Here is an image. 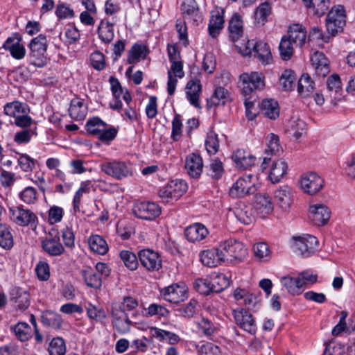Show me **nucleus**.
<instances>
[{
	"label": "nucleus",
	"instance_id": "9",
	"mask_svg": "<svg viewBox=\"0 0 355 355\" xmlns=\"http://www.w3.org/2000/svg\"><path fill=\"white\" fill-rule=\"evenodd\" d=\"M42 249L51 256H60L64 252V248L60 243L59 232L56 229H51L48 236L42 241Z\"/></svg>",
	"mask_w": 355,
	"mask_h": 355
},
{
	"label": "nucleus",
	"instance_id": "60",
	"mask_svg": "<svg viewBox=\"0 0 355 355\" xmlns=\"http://www.w3.org/2000/svg\"><path fill=\"white\" fill-rule=\"evenodd\" d=\"M35 160L26 154H19L17 162L22 171H32L35 167Z\"/></svg>",
	"mask_w": 355,
	"mask_h": 355
},
{
	"label": "nucleus",
	"instance_id": "26",
	"mask_svg": "<svg viewBox=\"0 0 355 355\" xmlns=\"http://www.w3.org/2000/svg\"><path fill=\"white\" fill-rule=\"evenodd\" d=\"M311 62L318 76L324 77L329 73L328 60L323 53L315 52L311 57Z\"/></svg>",
	"mask_w": 355,
	"mask_h": 355
},
{
	"label": "nucleus",
	"instance_id": "18",
	"mask_svg": "<svg viewBox=\"0 0 355 355\" xmlns=\"http://www.w3.org/2000/svg\"><path fill=\"white\" fill-rule=\"evenodd\" d=\"M200 259L203 265L210 268L216 267L225 261L220 245L218 248L202 250L200 253Z\"/></svg>",
	"mask_w": 355,
	"mask_h": 355
},
{
	"label": "nucleus",
	"instance_id": "16",
	"mask_svg": "<svg viewBox=\"0 0 355 355\" xmlns=\"http://www.w3.org/2000/svg\"><path fill=\"white\" fill-rule=\"evenodd\" d=\"M330 216L331 211L324 205L317 204L309 207V218L315 225L323 226L326 225Z\"/></svg>",
	"mask_w": 355,
	"mask_h": 355
},
{
	"label": "nucleus",
	"instance_id": "34",
	"mask_svg": "<svg viewBox=\"0 0 355 355\" xmlns=\"http://www.w3.org/2000/svg\"><path fill=\"white\" fill-rule=\"evenodd\" d=\"M148 48L143 44H135L128 52L127 62L133 64L145 59L148 53Z\"/></svg>",
	"mask_w": 355,
	"mask_h": 355
},
{
	"label": "nucleus",
	"instance_id": "13",
	"mask_svg": "<svg viewBox=\"0 0 355 355\" xmlns=\"http://www.w3.org/2000/svg\"><path fill=\"white\" fill-rule=\"evenodd\" d=\"M10 212L12 220L19 225H35L37 222V216L30 209H25L19 206L12 207L10 208Z\"/></svg>",
	"mask_w": 355,
	"mask_h": 355
},
{
	"label": "nucleus",
	"instance_id": "52",
	"mask_svg": "<svg viewBox=\"0 0 355 355\" xmlns=\"http://www.w3.org/2000/svg\"><path fill=\"white\" fill-rule=\"evenodd\" d=\"M329 36L323 33L322 30L314 27L309 35V42H315L319 46H322L324 43L329 42Z\"/></svg>",
	"mask_w": 355,
	"mask_h": 355
},
{
	"label": "nucleus",
	"instance_id": "4",
	"mask_svg": "<svg viewBox=\"0 0 355 355\" xmlns=\"http://www.w3.org/2000/svg\"><path fill=\"white\" fill-rule=\"evenodd\" d=\"M220 250L224 254L225 261L237 263L243 261L246 257L247 248L241 242L229 239L220 244Z\"/></svg>",
	"mask_w": 355,
	"mask_h": 355
},
{
	"label": "nucleus",
	"instance_id": "28",
	"mask_svg": "<svg viewBox=\"0 0 355 355\" xmlns=\"http://www.w3.org/2000/svg\"><path fill=\"white\" fill-rule=\"evenodd\" d=\"M10 301L17 309L24 311L30 305V295L20 288H14L10 291Z\"/></svg>",
	"mask_w": 355,
	"mask_h": 355
},
{
	"label": "nucleus",
	"instance_id": "53",
	"mask_svg": "<svg viewBox=\"0 0 355 355\" xmlns=\"http://www.w3.org/2000/svg\"><path fill=\"white\" fill-rule=\"evenodd\" d=\"M0 246L4 249L13 246L12 236L5 224L0 225Z\"/></svg>",
	"mask_w": 355,
	"mask_h": 355
},
{
	"label": "nucleus",
	"instance_id": "59",
	"mask_svg": "<svg viewBox=\"0 0 355 355\" xmlns=\"http://www.w3.org/2000/svg\"><path fill=\"white\" fill-rule=\"evenodd\" d=\"M205 146L209 154H216L218 152L219 148L218 135L214 132H209L205 141Z\"/></svg>",
	"mask_w": 355,
	"mask_h": 355
},
{
	"label": "nucleus",
	"instance_id": "37",
	"mask_svg": "<svg viewBox=\"0 0 355 355\" xmlns=\"http://www.w3.org/2000/svg\"><path fill=\"white\" fill-rule=\"evenodd\" d=\"M262 114L270 119H276L279 115V105L273 99H264L261 104Z\"/></svg>",
	"mask_w": 355,
	"mask_h": 355
},
{
	"label": "nucleus",
	"instance_id": "54",
	"mask_svg": "<svg viewBox=\"0 0 355 355\" xmlns=\"http://www.w3.org/2000/svg\"><path fill=\"white\" fill-rule=\"evenodd\" d=\"M199 331L207 338H211L216 331V327L208 318H202L198 322Z\"/></svg>",
	"mask_w": 355,
	"mask_h": 355
},
{
	"label": "nucleus",
	"instance_id": "48",
	"mask_svg": "<svg viewBox=\"0 0 355 355\" xmlns=\"http://www.w3.org/2000/svg\"><path fill=\"white\" fill-rule=\"evenodd\" d=\"M50 355H64L66 353V345L64 340L60 337L54 338L48 348Z\"/></svg>",
	"mask_w": 355,
	"mask_h": 355
},
{
	"label": "nucleus",
	"instance_id": "7",
	"mask_svg": "<svg viewBox=\"0 0 355 355\" xmlns=\"http://www.w3.org/2000/svg\"><path fill=\"white\" fill-rule=\"evenodd\" d=\"M187 190V183L182 180L170 181L165 187L159 191V196L164 202L169 200H178Z\"/></svg>",
	"mask_w": 355,
	"mask_h": 355
},
{
	"label": "nucleus",
	"instance_id": "36",
	"mask_svg": "<svg viewBox=\"0 0 355 355\" xmlns=\"http://www.w3.org/2000/svg\"><path fill=\"white\" fill-rule=\"evenodd\" d=\"M88 243L92 251L101 255L105 254L109 250L105 240L101 236L94 234L88 239Z\"/></svg>",
	"mask_w": 355,
	"mask_h": 355
},
{
	"label": "nucleus",
	"instance_id": "10",
	"mask_svg": "<svg viewBox=\"0 0 355 355\" xmlns=\"http://www.w3.org/2000/svg\"><path fill=\"white\" fill-rule=\"evenodd\" d=\"M252 175H248L239 178L231 187L230 195L233 198H239L254 194L257 188L252 182Z\"/></svg>",
	"mask_w": 355,
	"mask_h": 355
},
{
	"label": "nucleus",
	"instance_id": "24",
	"mask_svg": "<svg viewBox=\"0 0 355 355\" xmlns=\"http://www.w3.org/2000/svg\"><path fill=\"white\" fill-rule=\"evenodd\" d=\"M293 193L288 186H283L275 191V200L277 205L284 211H288L293 201Z\"/></svg>",
	"mask_w": 355,
	"mask_h": 355
},
{
	"label": "nucleus",
	"instance_id": "42",
	"mask_svg": "<svg viewBox=\"0 0 355 355\" xmlns=\"http://www.w3.org/2000/svg\"><path fill=\"white\" fill-rule=\"evenodd\" d=\"M281 284L293 295H300L302 293L300 291L302 288L301 282L299 280L298 277L296 278L283 277L281 279Z\"/></svg>",
	"mask_w": 355,
	"mask_h": 355
},
{
	"label": "nucleus",
	"instance_id": "23",
	"mask_svg": "<svg viewBox=\"0 0 355 355\" xmlns=\"http://www.w3.org/2000/svg\"><path fill=\"white\" fill-rule=\"evenodd\" d=\"M181 10L187 20H192L193 22L203 20L202 13L195 0H184L181 5Z\"/></svg>",
	"mask_w": 355,
	"mask_h": 355
},
{
	"label": "nucleus",
	"instance_id": "38",
	"mask_svg": "<svg viewBox=\"0 0 355 355\" xmlns=\"http://www.w3.org/2000/svg\"><path fill=\"white\" fill-rule=\"evenodd\" d=\"M256 207L263 215L269 214L273 210L270 197L267 193H259L255 196Z\"/></svg>",
	"mask_w": 355,
	"mask_h": 355
},
{
	"label": "nucleus",
	"instance_id": "31",
	"mask_svg": "<svg viewBox=\"0 0 355 355\" xmlns=\"http://www.w3.org/2000/svg\"><path fill=\"white\" fill-rule=\"evenodd\" d=\"M208 234V230L205 225L195 223L185 229L184 235L190 242L200 241Z\"/></svg>",
	"mask_w": 355,
	"mask_h": 355
},
{
	"label": "nucleus",
	"instance_id": "30",
	"mask_svg": "<svg viewBox=\"0 0 355 355\" xmlns=\"http://www.w3.org/2000/svg\"><path fill=\"white\" fill-rule=\"evenodd\" d=\"M288 164L286 162L282 159L275 161L270 168L269 173V180L273 183H278L287 173Z\"/></svg>",
	"mask_w": 355,
	"mask_h": 355
},
{
	"label": "nucleus",
	"instance_id": "2",
	"mask_svg": "<svg viewBox=\"0 0 355 355\" xmlns=\"http://www.w3.org/2000/svg\"><path fill=\"white\" fill-rule=\"evenodd\" d=\"M30 63L37 67H43L47 63L46 52L47 50V40L44 35L33 38L29 45Z\"/></svg>",
	"mask_w": 355,
	"mask_h": 355
},
{
	"label": "nucleus",
	"instance_id": "51",
	"mask_svg": "<svg viewBox=\"0 0 355 355\" xmlns=\"http://www.w3.org/2000/svg\"><path fill=\"white\" fill-rule=\"evenodd\" d=\"M12 329L16 337L21 341L28 340L31 336V328L26 322H19Z\"/></svg>",
	"mask_w": 355,
	"mask_h": 355
},
{
	"label": "nucleus",
	"instance_id": "49",
	"mask_svg": "<svg viewBox=\"0 0 355 355\" xmlns=\"http://www.w3.org/2000/svg\"><path fill=\"white\" fill-rule=\"evenodd\" d=\"M120 257L124 265L130 270H135L139 266L137 257L133 252L128 250H122Z\"/></svg>",
	"mask_w": 355,
	"mask_h": 355
},
{
	"label": "nucleus",
	"instance_id": "21",
	"mask_svg": "<svg viewBox=\"0 0 355 355\" xmlns=\"http://www.w3.org/2000/svg\"><path fill=\"white\" fill-rule=\"evenodd\" d=\"M232 212L239 221L245 225L251 224L254 220V210L252 207L240 202L233 208L229 209V213Z\"/></svg>",
	"mask_w": 355,
	"mask_h": 355
},
{
	"label": "nucleus",
	"instance_id": "56",
	"mask_svg": "<svg viewBox=\"0 0 355 355\" xmlns=\"http://www.w3.org/2000/svg\"><path fill=\"white\" fill-rule=\"evenodd\" d=\"M253 251L255 257L260 261H266L270 257V251L266 243L255 244L253 247Z\"/></svg>",
	"mask_w": 355,
	"mask_h": 355
},
{
	"label": "nucleus",
	"instance_id": "63",
	"mask_svg": "<svg viewBox=\"0 0 355 355\" xmlns=\"http://www.w3.org/2000/svg\"><path fill=\"white\" fill-rule=\"evenodd\" d=\"M224 168L221 161L218 159L212 160L209 165V172L208 174L212 178L218 180L222 176Z\"/></svg>",
	"mask_w": 355,
	"mask_h": 355
},
{
	"label": "nucleus",
	"instance_id": "55",
	"mask_svg": "<svg viewBox=\"0 0 355 355\" xmlns=\"http://www.w3.org/2000/svg\"><path fill=\"white\" fill-rule=\"evenodd\" d=\"M42 320L44 324L51 327L54 329H59L62 325V319L60 315L53 312H47L42 316Z\"/></svg>",
	"mask_w": 355,
	"mask_h": 355
},
{
	"label": "nucleus",
	"instance_id": "15",
	"mask_svg": "<svg viewBox=\"0 0 355 355\" xmlns=\"http://www.w3.org/2000/svg\"><path fill=\"white\" fill-rule=\"evenodd\" d=\"M132 211L137 218L144 220H153L159 216L161 213L159 205L150 202L138 203Z\"/></svg>",
	"mask_w": 355,
	"mask_h": 355
},
{
	"label": "nucleus",
	"instance_id": "14",
	"mask_svg": "<svg viewBox=\"0 0 355 355\" xmlns=\"http://www.w3.org/2000/svg\"><path fill=\"white\" fill-rule=\"evenodd\" d=\"M233 315L236 324L244 331L254 334L257 330L255 321L252 315L244 309L233 311Z\"/></svg>",
	"mask_w": 355,
	"mask_h": 355
},
{
	"label": "nucleus",
	"instance_id": "46",
	"mask_svg": "<svg viewBox=\"0 0 355 355\" xmlns=\"http://www.w3.org/2000/svg\"><path fill=\"white\" fill-rule=\"evenodd\" d=\"M212 290L215 293H220L230 285V280L224 274H218L214 277L211 280Z\"/></svg>",
	"mask_w": 355,
	"mask_h": 355
},
{
	"label": "nucleus",
	"instance_id": "40",
	"mask_svg": "<svg viewBox=\"0 0 355 355\" xmlns=\"http://www.w3.org/2000/svg\"><path fill=\"white\" fill-rule=\"evenodd\" d=\"M329 3L330 0H307L305 5L313 15L320 17L327 10Z\"/></svg>",
	"mask_w": 355,
	"mask_h": 355
},
{
	"label": "nucleus",
	"instance_id": "20",
	"mask_svg": "<svg viewBox=\"0 0 355 355\" xmlns=\"http://www.w3.org/2000/svg\"><path fill=\"white\" fill-rule=\"evenodd\" d=\"M171 62V67L168 71L167 92L170 96H172L174 94L177 85V77L179 78H183L184 73L183 71V63L182 61L178 60Z\"/></svg>",
	"mask_w": 355,
	"mask_h": 355
},
{
	"label": "nucleus",
	"instance_id": "47",
	"mask_svg": "<svg viewBox=\"0 0 355 355\" xmlns=\"http://www.w3.org/2000/svg\"><path fill=\"white\" fill-rule=\"evenodd\" d=\"M23 130L15 133L14 136V141L18 144L28 143L33 135H36L37 128H22Z\"/></svg>",
	"mask_w": 355,
	"mask_h": 355
},
{
	"label": "nucleus",
	"instance_id": "57",
	"mask_svg": "<svg viewBox=\"0 0 355 355\" xmlns=\"http://www.w3.org/2000/svg\"><path fill=\"white\" fill-rule=\"evenodd\" d=\"M86 128L89 134L98 136L102 128H105V123L99 118L94 117L87 121Z\"/></svg>",
	"mask_w": 355,
	"mask_h": 355
},
{
	"label": "nucleus",
	"instance_id": "61",
	"mask_svg": "<svg viewBox=\"0 0 355 355\" xmlns=\"http://www.w3.org/2000/svg\"><path fill=\"white\" fill-rule=\"evenodd\" d=\"M267 148L266 149V153L269 152L272 154H277L280 151L281 146L279 144V137L273 133L270 134L267 137Z\"/></svg>",
	"mask_w": 355,
	"mask_h": 355
},
{
	"label": "nucleus",
	"instance_id": "8",
	"mask_svg": "<svg viewBox=\"0 0 355 355\" xmlns=\"http://www.w3.org/2000/svg\"><path fill=\"white\" fill-rule=\"evenodd\" d=\"M293 240L295 251L304 257H309L314 254L318 245L317 238L310 234L294 236Z\"/></svg>",
	"mask_w": 355,
	"mask_h": 355
},
{
	"label": "nucleus",
	"instance_id": "62",
	"mask_svg": "<svg viewBox=\"0 0 355 355\" xmlns=\"http://www.w3.org/2000/svg\"><path fill=\"white\" fill-rule=\"evenodd\" d=\"M328 90L334 92L335 94H338L342 89V83L340 78L338 74L331 75L327 80Z\"/></svg>",
	"mask_w": 355,
	"mask_h": 355
},
{
	"label": "nucleus",
	"instance_id": "17",
	"mask_svg": "<svg viewBox=\"0 0 355 355\" xmlns=\"http://www.w3.org/2000/svg\"><path fill=\"white\" fill-rule=\"evenodd\" d=\"M187 288L184 284H173L161 291L164 300L171 303H179L187 297Z\"/></svg>",
	"mask_w": 355,
	"mask_h": 355
},
{
	"label": "nucleus",
	"instance_id": "27",
	"mask_svg": "<svg viewBox=\"0 0 355 355\" xmlns=\"http://www.w3.org/2000/svg\"><path fill=\"white\" fill-rule=\"evenodd\" d=\"M112 316L113 325L121 334H125L130 330L131 322L127 314L121 309H112Z\"/></svg>",
	"mask_w": 355,
	"mask_h": 355
},
{
	"label": "nucleus",
	"instance_id": "64",
	"mask_svg": "<svg viewBox=\"0 0 355 355\" xmlns=\"http://www.w3.org/2000/svg\"><path fill=\"white\" fill-rule=\"evenodd\" d=\"M297 277L301 282L302 287L306 285H312L318 281V275L313 274L309 270L301 272Z\"/></svg>",
	"mask_w": 355,
	"mask_h": 355
},
{
	"label": "nucleus",
	"instance_id": "45",
	"mask_svg": "<svg viewBox=\"0 0 355 355\" xmlns=\"http://www.w3.org/2000/svg\"><path fill=\"white\" fill-rule=\"evenodd\" d=\"M296 80V75L294 71L286 69L279 78V83L285 91H291L293 89Z\"/></svg>",
	"mask_w": 355,
	"mask_h": 355
},
{
	"label": "nucleus",
	"instance_id": "44",
	"mask_svg": "<svg viewBox=\"0 0 355 355\" xmlns=\"http://www.w3.org/2000/svg\"><path fill=\"white\" fill-rule=\"evenodd\" d=\"M81 274L87 286L94 288L101 286L102 281L100 276L92 269L82 270Z\"/></svg>",
	"mask_w": 355,
	"mask_h": 355
},
{
	"label": "nucleus",
	"instance_id": "22",
	"mask_svg": "<svg viewBox=\"0 0 355 355\" xmlns=\"http://www.w3.org/2000/svg\"><path fill=\"white\" fill-rule=\"evenodd\" d=\"M285 36L301 48L306 43L307 31L302 24H291L288 26L287 35Z\"/></svg>",
	"mask_w": 355,
	"mask_h": 355
},
{
	"label": "nucleus",
	"instance_id": "50",
	"mask_svg": "<svg viewBox=\"0 0 355 355\" xmlns=\"http://www.w3.org/2000/svg\"><path fill=\"white\" fill-rule=\"evenodd\" d=\"M98 36L105 43H110L114 38L113 24H100L98 28Z\"/></svg>",
	"mask_w": 355,
	"mask_h": 355
},
{
	"label": "nucleus",
	"instance_id": "58",
	"mask_svg": "<svg viewBox=\"0 0 355 355\" xmlns=\"http://www.w3.org/2000/svg\"><path fill=\"white\" fill-rule=\"evenodd\" d=\"M211 282L207 279H198L193 283V288L199 293L205 295L214 292L212 290Z\"/></svg>",
	"mask_w": 355,
	"mask_h": 355
},
{
	"label": "nucleus",
	"instance_id": "25",
	"mask_svg": "<svg viewBox=\"0 0 355 355\" xmlns=\"http://www.w3.org/2000/svg\"><path fill=\"white\" fill-rule=\"evenodd\" d=\"M203 168L202 157L196 154L191 153L186 158L185 168L187 173L193 178L200 177Z\"/></svg>",
	"mask_w": 355,
	"mask_h": 355
},
{
	"label": "nucleus",
	"instance_id": "29",
	"mask_svg": "<svg viewBox=\"0 0 355 355\" xmlns=\"http://www.w3.org/2000/svg\"><path fill=\"white\" fill-rule=\"evenodd\" d=\"M186 89L187 98L189 103L195 107L200 108L199 98L202 85L200 80L192 79L189 80L187 84Z\"/></svg>",
	"mask_w": 355,
	"mask_h": 355
},
{
	"label": "nucleus",
	"instance_id": "41",
	"mask_svg": "<svg viewBox=\"0 0 355 355\" xmlns=\"http://www.w3.org/2000/svg\"><path fill=\"white\" fill-rule=\"evenodd\" d=\"M346 10L343 5H336L328 12L326 22H346Z\"/></svg>",
	"mask_w": 355,
	"mask_h": 355
},
{
	"label": "nucleus",
	"instance_id": "33",
	"mask_svg": "<svg viewBox=\"0 0 355 355\" xmlns=\"http://www.w3.org/2000/svg\"><path fill=\"white\" fill-rule=\"evenodd\" d=\"M69 113L74 120H83L87 115V107L84 105L83 100L79 98L73 99L71 101Z\"/></svg>",
	"mask_w": 355,
	"mask_h": 355
},
{
	"label": "nucleus",
	"instance_id": "5",
	"mask_svg": "<svg viewBox=\"0 0 355 355\" xmlns=\"http://www.w3.org/2000/svg\"><path fill=\"white\" fill-rule=\"evenodd\" d=\"M241 92L248 96L265 87V76L261 72L243 73L239 76Z\"/></svg>",
	"mask_w": 355,
	"mask_h": 355
},
{
	"label": "nucleus",
	"instance_id": "19",
	"mask_svg": "<svg viewBox=\"0 0 355 355\" xmlns=\"http://www.w3.org/2000/svg\"><path fill=\"white\" fill-rule=\"evenodd\" d=\"M21 37L19 34H15L8 37L3 45V48L10 51L12 58L17 60L22 59L26 54V49L20 42Z\"/></svg>",
	"mask_w": 355,
	"mask_h": 355
},
{
	"label": "nucleus",
	"instance_id": "1",
	"mask_svg": "<svg viewBox=\"0 0 355 355\" xmlns=\"http://www.w3.org/2000/svg\"><path fill=\"white\" fill-rule=\"evenodd\" d=\"M5 114L15 119L14 124L20 128H28L35 124L29 116L30 107L27 103L19 101L7 103L3 107Z\"/></svg>",
	"mask_w": 355,
	"mask_h": 355
},
{
	"label": "nucleus",
	"instance_id": "6",
	"mask_svg": "<svg viewBox=\"0 0 355 355\" xmlns=\"http://www.w3.org/2000/svg\"><path fill=\"white\" fill-rule=\"evenodd\" d=\"M101 169L107 175L117 180L131 177L132 171L130 165L125 162L114 160L101 164Z\"/></svg>",
	"mask_w": 355,
	"mask_h": 355
},
{
	"label": "nucleus",
	"instance_id": "35",
	"mask_svg": "<svg viewBox=\"0 0 355 355\" xmlns=\"http://www.w3.org/2000/svg\"><path fill=\"white\" fill-rule=\"evenodd\" d=\"M315 84L308 73H303L298 80L297 92L299 94L306 98L314 91Z\"/></svg>",
	"mask_w": 355,
	"mask_h": 355
},
{
	"label": "nucleus",
	"instance_id": "39",
	"mask_svg": "<svg viewBox=\"0 0 355 355\" xmlns=\"http://www.w3.org/2000/svg\"><path fill=\"white\" fill-rule=\"evenodd\" d=\"M229 98V93L227 89L223 87H218L215 89L212 96L207 99V107L218 106L220 104L224 105Z\"/></svg>",
	"mask_w": 355,
	"mask_h": 355
},
{
	"label": "nucleus",
	"instance_id": "43",
	"mask_svg": "<svg viewBox=\"0 0 355 355\" xmlns=\"http://www.w3.org/2000/svg\"><path fill=\"white\" fill-rule=\"evenodd\" d=\"M279 50L281 58L283 60H289L294 53L293 42L286 36L284 35L279 43Z\"/></svg>",
	"mask_w": 355,
	"mask_h": 355
},
{
	"label": "nucleus",
	"instance_id": "11",
	"mask_svg": "<svg viewBox=\"0 0 355 355\" xmlns=\"http://www.w3.org/2000/svg\"><path fill=\"white\" fill-rule=\"evenodd\" d=\"M141 264L148 271H158L162 267V260L158 252L146 248L139 251Z\"/></svg>",
	"mask_w": 355,
	"mask_h": 355
},
{
	"label": "nucleus",
	"instance_id": "32",
	"mask_svg": "<svg viewBox=\"0 0 355 355\" xmlns=\"http://www.w3.org/2000/svg\"><path fill=\"white\" fill-rule=\"evenodd\" d=\"M232 159L238 168L246 169L254 165L256 157L250 153L239 149L234 153Z\"/></svg>",
	"mask_w": 355,
	"mask_h": 355
},
{
	"label": "nucleus",
	"instance_id": "12",
	"mask_svg": "<svg viewBox=\"0 0 355 355\" xmlns=\"http://www.w3.org/2000/svg\"><path fill=\"white\" fill-rule=\"evenodd\" d=\"M300 187L304 193L314 195L322 189L324 180L315 173H309L302 175Z\"/></svg>",
	"mask_w": 355,
	"mask_h": 355
},
{
	"label": "nucleus",
	"instance_id": "3",
	"mask_svg": "<svg viewBox=\"0 0 355 355\" xmlns=\"http://www.w3.org/2000/svg\"><path fill=\"white\" fill-rule=\"evenodd\" d=\"M239 52L243 56L251 55L252 51L254 57L263 64H268L272 59L270 46L263 42H257L254 44L253 41L248 40L246 44H241V46L236 45Z\"/></svg>",
	"mask_w": 355,
	"mask_h": 355
}]
</instances>
